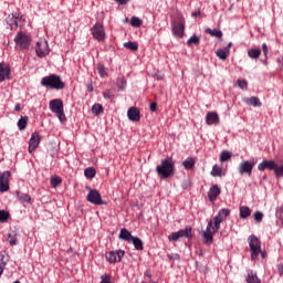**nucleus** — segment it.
Here are the masks:
<instances>
[{
  "mask_svg": "<svg viewBox=\"0 0 283 283\" xmlns=\"http://www.w3.org/2000/svg\"><path fill=\"white\" fill-rule=\"evenodd\" d=\"M230 213L231 210L223 208L219 210L218 214L208 222L206 231L202 232L206 244H212L213 234L220 231V224H222V222L229 218Z\"/></svg>",
  "mask_w": 283,
  "mask_h": 283,
  "instance_id": "obj_1",
  "label": "nucleus"
},
{
  "mask_svg": "<svg viewBox=\"0 0 283 283\" xmlns=\"http://www.w3.org/2000/svg\"><path fill=\"white\" fill-rule=\"evenodd\" d=\"M176 164L171 157H166L161 160V164L156 167L157 175L160 178H169L174 176Z\"/></svg>",
  "mask_w": 283,
  "mask_h": 283,
  "instance_id": "obj_2",
  "label": "nucleus"
},
{
  "mask_svg": "<svg viewBox=\"0 0 283 283\" xmlns=\"http://www.w3.org/2000/svg\"><path fill=\"white\" fill-rule=\"evenodd\" d=\"M41 85H43V87H50L51 90H63L65 87V83L61 81V76L54 74L43 77Z\"/></svg>",
  "mask_w": 283,
  "mask_h": 283,
  "instance_id": "obj_3",
  "label": "nucleus"
},
{
  "mask_svg": "<svg viewBox=\"0 0 283 283\" xmlns=\"http://www.w3.org/2000/svg\"><path fill=\"white\" fill-rule=\"evenodd\" d=\"M31 42H32V40L30 39V36H28V34H25L23 32H19L14 36V43H15L17 48H19V50H30Z\"/></svg>",
  "mask_w": 283,
  "mask_h": 283,
  "instance_id": "obj_4",
  "label": "nucleus"
},
{
  "mask_svg": "<svg viewBox=\"0 0 283 283\" xmlns=\"http://www.w3.org/2000/svg\"><path fill=\"white\" fill-rule=\"evenodd\" d=\"M249 247L251 251V259L255 260L258 255L261 253V242L260 239L255 235H250L249 237Z\"/></svg>",
  "mask_w": 283,
  "mask_h": 283,
  "instance_id": "obj_5",
  "label": "nucleus"
},
{
  "mask_svg": "<svg viewBox=\"0 0 283 283\" xmlns=\"http://www.w3.org/2000/svg\"><path fill=\"white\" fill-rule=\"evenodd\" d=\"M171 30L175 36L182 38L185 34V18L178 17L171 22Z\"/></svg>",
  "mask_w": 283,
  "mask_h": 283,
  "instance_id": "obj_6",
  "label": "nucleus"
},
{
  "mask_svg": "<svg viewBox=\"0 0 283 283\" xmlns=\"http://www.w3.org/2000/svg\"><path fill=\"white\" fill-rule=\"evenodd\" d=\"M191 227H186L185 229H181L177 232H172L169 237L168 240H170L171 242H178V240L180 238H188L191 239L193 238V234H191Z\"/></svg>",
  "mask_w": 283,
  "mask_h": 283,
  "instance_id": "obj_7",
  "label": "nucleus"
},
{
  "mask_svg": "<svg viewBox=\"0 0 283 283\" xmlns=\"http://www.w3.org/2000/svg\"><path fill=\"white\" fill-rule=\"evenodd\" d=\"M87 202H91V205H106L105 201H103V198L101 197V192L96 189H90L87 196H86Z\"/></svg>",
  "mask_w": 283,
  "mask_h": 283,
  "instance_id": "obj_8",
  "label": "nucleus"
},
{
  "mask_svg": "<svg viewBox=\"0 0 283 283\" xmlns=\"http://www.w3.org/2000/svg\"><path fill=\"white\" fill-rule=\"evenodd\" d=\"M35 53L39 59H43L50 54V46L48 45V41L40 40L35 45Z\"/></svg>",
  "mask_w": 283,
  "mask_h": 283,
  "instance_id": "obj_9",
  "label": "nucleus"
},
{
  "mask_svg": "<svg viewBox=\"0 0 283 283\" xmlns=\"http://www.w3.org/2000/svg\"><path fill=\"white\" fill-rule=\"evenodd\" d=\"M254 167H255V163L245 160L240 163L238 167V171L240 176H251V174H253Z\"/></svg>",
  "mask_w": 283,
  "mask_h": 283,
  "instance_id": "obj_10",
  "label": "nucleus"
},
{
  "mask_svg": "<svg viewBox=\"0 0 283 283\" xmlns=\"http://www.w3.org/2000/svg\"><path fill=\"white\" fill-rule=\"evenodd\" d=\"M91 32L96 41L105 40V28H103V24L101 22L95 23L94 27L91 29Z\"/></svg>",
  "mask_w": 283,
  "mask_h": 283,
  "instance_id": "obj_11",
  "label": "nucleus"
},
{
  "mask_svg": "<svg viewBox=\"0 0 283 283\" xmlns=\"http://www.w3.org/2000/svg\"><path fill=\"white\" fill-rule=\"evenodd\" d=\"M10 171H4L0 174V191L4 193L10 190Z\"/></svg>",
  "mask_w": 283,
  "mask_h": 283,
  "instance_id": "obj_12",
  "label": "nucleus"
},
{
  "mask_svg": "<svg viewBox=\"0 0 283 283\" xmlns=\"http://www.w3.org/2000/svg\"><path fill=\"white\" fill-rule=\"evenodd\" d=\"M124 256L125 251L123 250L111 251L106 254V260H108V262H111L112 264H115V262H120Z\"/></svg>",
  "mask_w": 283,
  "mask_h": 283,
  "instance_id": "obj_13",
  "label": "nucleus"
},
{
  "mask_svg": "<svg viewBox=\"0 0 283 283\" xmlns=\"http://www.w3.org/2000/svg\"><path fill=\"white\" fill-rule=\"evenodd\" d=\"M41 144V137L39 136V133H33L31 135V138L29 140V154H32L36 147Z\"/></svg>",
  "mask_w": 283,
  "mask_h": 283,
  "instance_id": "obj_14",
  "label": "nucleus"
},
{
  "mask_svg": "<svg viewBox=\"0 0 283 283\" xmlns=\"http://www.w3.org/2000/svg\"><path fill=\"white\" fill-rule=\"evenodd\" d=\"M49 107L51 112H53V114H59V112H63V99L61 98L52 99L49 103Z\"/></svg>",
  "mask_w": 283,
  "mask_h": 283,
  "instance_id": "obj_15",
  "label": "nucleus"
},
{
  "mask_svg": "<svg viewBox=\"0 0 283 283\" xmlns=\"http://www.w3.org/2000/svg\"><path fill=\"white\" fill-rule=\"evenodd\" d=\"M127 117L133 122V123H138L140 120V109L136 106H132L127 111Z\"/></svg>",
  "mask_w": 283,
  "mask_h": 283,
  "instance_id": "obj_16",
  "label": "nucleus"
},
{
  "mask_svg": "<svg viewBox=\"0 0 283 283\" xmlns=\"http://www.w3.org/2000/svg\"><path fill=\"white\" fill-rule=\"evenodd\" d=\"M220 193H221L220 186L212 185L208 191V200L210 202H216V200H218V196H220Z\"/></svg>",
  "mask_w": 283,
  "mask_h": 283,
  "instance_id": "obj_17",
  "label": "nucleus"
},
{
  "mask_svg": "<svg viewBox=\"0 0 283 283\" xmlns=\"http://www.w3.org/2000/svg\"><path fill=\"white\" fill-rule=\"evenodd\" d=\"M207 125H220V116L216 112H209L206 115Z\"/></svg>",
  "mask_w": 283,
  "mask_h": 283,
  "instance_id": "obj_18",
  "label": "nucleus"
},
{
  "mask_svg": "<svg viewBox=\"0 0 283 283\" xmlns=\"http://www.w3.org/2000/svg\"><path fill=\"white\" fill-rule=\"evenodd\" d=\"M10 78V67L3 63H0V83Z\"/></svg>",
  "mask_w": 283,
  "mask_h": 283,
  "instance_id": "obj_19",
  "label": "nucleus"
},
{
  "mask_svg": "<svg viewBox=\"0 0 283 283\" xmlns=\"http://www.w3.org/2000/svg\"><path fill=\"white\" fill-rule=\"evenodd\" d=\"M259 171H264V169H270L271 171L275 169V161L274 160H263L258 166Z\"/></svg>",
  "mask_w": 283,
  "mask_h": 283,
  "instance_id": "obj_20",
  "label": "nucleus"
},
{
  "mask_svg": "<svg viewBox=\"0 0 283 283\" xmlns=\"http://www.w3.org/2000/svg\"><path fill=\"white\" fill-rule=\"evenodd\" d=\"M244 103H247V105H251L252 107H262V102L260 101V97H258V96H252L250 98H245Z\"/></svg>",
  "mask_w": 283,
  "mask_h": 283,
  "instance_id": "obj_21",
  "label": "nucleus"
},
{
  "mask_svg": "<svg viewBox=\"0 0 283 283\" xmlns=\"http://www.w3.org/2000/svg\"><path fill=\"white\" fill-rule=\"evenodd\" d=\"M119 240H124L125 242H132V239L134 235H132V232L127 229H122L118 235Z\"/></svg>",
  "mask_w": 283,
  "mask_h": 283,
  "instance_id": "obj_22",
  "label": "nucleus"
},
{
  "mask_svg": "<svg viewBox=\"0 0 283 283\" xmlns=\"http://www.w3.org/2000/svg\"><path fill=\"white\" fill-rule=\"evenodd\" d=\"M9 256L6 252L0 253V275H3V271L6 270V265L8 264Z\"/></svg>",
  "mask_w": 283,
  "mask_h": 283,
  "instance_id": "obj_23",
  "label": "nucleus"
},
{
  "mask_svg": "<svg viewBox=\"0 0 283 283\" xmlns=\"http://www.w3.org/2000/svg\"><path fill=\"white\" fill-rule=\"evenodd\" d=\"M7 241L11 247H17L19 244V239L17 238V232L12 231L8 234Z\"/></svg>",
  "mask_w": 283,
  "mask_h": 283,
  "instance_id": "obj_24",
  "label": "nucleus"
},
{
  "mask_svg": "<svg viewBox=\"0 0 283 283\" xmlns=\"http://www.w3.org/2000/svg\"><path fill=\"white\" fill-rule=\"evenodd\" d=\"M182 167H185V169L190 170L193 167H196V159H193L192 157H188L186 160L182 161Z\"/></svg>",
  "mask_w": 283,
  "mask_h": 283,
  "instance_id": "obj_25",
  "label": "nucleus"
},
{
  "mask_svg": "<svg viewBox=\"0 0 283 283\" xmlns=\"http://www.w3.org/2000/svg\"><path fill=\"white\" fill-rule=\"evenodd\" d=\"M251 216V208L247 206H241L240 207V218L243 220H247Z\"/></svg>",
  "mask_w": 283,
  "mask_h": 283,
  "instance_id": "obj_26",
  "label": "nucleus"
},
{
  "mask_svg": "<svg viewBox=\"0 0 283 283\" xmlns=\"http://www.w3.org/2000/svg\"><path fill=\"white\" fill-rule=\"evenodd\" d=\"M260 54H262V51L260 49H250L248 50V56L250 59H260Z\"/></svg>",
  "mask_w": 283,
  "mask_h": 283,
  "instance_id": "obj_27",
  "label": "nucleus"
},
{
  "mask_svg": "<svg viewBox=\"0 0 283 283\" xmlns=\"http://www.w3.org/2000/svg\"><path fill=\"white\" fill-rule=\"evenodd\" d=\"M95 70H96V72H97V74L101 75L102 78H105V76H107V67H105V65L98 63V64L96 65V69H95Z\"/></svg>",
  "mask_w": 283,
  "mask_h": 283,
  "instance_id": "obj_28",
  "label": "nucleus"
},
{
  "mask_svg": "<svg viewBox=\"0 0 283 283\" xmlns=\"http://www.w3.org/2000/svg\"><path fill=\"white\" fill-rule=\"evenodd\" d=\"M130 242H133L135 249L137 251H143V240H140V238L137 237H133V239L130 240Z\"/></svg>",
  "mask_w": 283,
  "mask_h": 283,
  "instance_id": "obj_29",
  "label": "nucleus"
},
{
  "mask_svg": "<svg viewBox=\"0 0 283 283\" xmlns=\"http://www.w3.org/2000/svg\"><path fill=\"white\" fill-rule=\"evenodd\" d=\"M85 178L92 179L96 177V169L94 167H88L84 170Z\"/></svg>",
  "mask_w": 283,
  "mask_h": 283,
  "instance_id": "obj_30",
  "label": "nucleus"
},
{
  "mask_svg": "<svg viewBox=\"0 0 283 283\" xmlns=\"http://www.w3.org/2000/svg\"><path fill=\"white\" fill-rule=\"evenodd\" d=\"M247 282L248 283H260V279L258 277V274L253 273V271L248 273L247 276Z\"/></svg>",
  "mask_w": 283,
  "mask_h": 283,
  "instance_id": "obj_31",
  "label": "nucleus"
},
{
  "mask_svg": "<svg viewBox=\"0 0 283 283\" xmlns=\"http://www.w3.org/2000/svg\"><path fill=\"white\" fill-rule=\"evenodd\" d=\"M206 34H210V36H216L217 39H222V32L218 29H206Z\"/></svg>",
  "mask_w": 283,
  "mask_h": 283,
  "instance_id": "obj_32",
  "label": "nucleus"
},
{
  "mask_svg": "<svg viewBox=\"0 0 283 283\" xmlns=\"http://www.w3.org/2000/svg\"><path fill=\"white\" fill-rule=\"evenodd\" d=\"M18 127L20 132H23V129L28 127V116H21V118L18 120Z\"/></svg>",
  "mask_w": 283,
  "mask_h": 283,
  "instance_id": "obj_33",
  "label": "nucleus"
},
{
  "mask_svg": "<svg viewBox=\"0 0 283 283\" xmlns=\"http://www.w3.org/2000/svg\"><path fill=\"white\" fill-rule=\"evenodd\" d=\"M210 175L213 176V178H218V177L222 176V167L214 165L212 167Z\"/></svg>",
  "mask_w": 283,
  "mask_h": 283,
  "instance_id": "obj_34",
  "label": "nucleus"
},
{
  "mask_svg": "<svg viewBox=\"0 0 283 283\" xmlns=\"http://www.w3.org/2000/svg\"><path fill=\"white\" fill-rule=\"evenodd\" d=\"M272 170H274L276 178H283V161H281L280 166L275 164V167Z\"/></svg>",
  "mask_w": 283,
  "mask_h": 283,
  "instance_id": "obj_35",
  "label": "nucleus"
},
{
  "mask_svg": "<svg viewBox=\"0 0 283 283\" xmlns=\"http://www.w3.org/2000/svg\"><path fill=\"white\" fill-rule=\"evenodd\" d=\"M124 48H126L127 50H132V52H136L138 51V43L129 41L124 43Z\"/></svg>",
  "mask_w": 283,
  "mask_h": 283,
  "instance_id": "obj_36",
  "label": "nucleus"
},
{
  "mask_svg": "<svg viewBox=\"0 0 283 283\" xmlns=\"http://www.w3.org/2000/svg\"><path fill=\"white\" fill-rule=\"evenodd\" d=\"M187 45L191 48V45H200V38L197 35H192L188 41Z\"/></svg>",
  "mask_w": 283,
  "mask_h": 283,
  "instance_id": "obj_37",
  "label": "nucleus"
},
{
  "mask_svg": "<svg viewBox=\"0 0 283 283\" xmlns=\"http://www.w3.org/2000/svg\"><path fill=\"white\" fill-rule=\"evenodd\" d=\"M116 85L118 90L123 91L127 87V80H125V77H119L117 78Z\"/></svg>",
  "mask_w": 283,
  "mask_h": 283,
  "instance_id": "obj_38",
  "label": "nucleus"
},
{
  "mask_svg": "<svg viewBox=\"0 0 283 283\" xmlns=\"http://www.w3.org/2000/svg\"><path fill=\"white\" fill-rule=\"evenodd\" d=\"M130 25H133V28H140L143 25V20H140V18L133 17L130 19Z\"/></svg>",
  "mask_w": 283,
  "mask_h": 283,
  "instance_id": "obj_39",
  "label": "nucleus"
},
{
  "mask_svg": "<svg viewBox=\"0 0 283 283\" xmlns=\"http://www.w3.org/2000/svg\"><path fill=\"white\" fill-rule=\"evenodd\" d=\"M227 160H231V153H229V150H223L220 154V161L221 163H227Z\"/></svg>",
  "mask_w": 283,
  "mask_h": 283,
  "instance_id": "obj_40",
  "label": "nucleus"
},
{
  "mask_svg": "<svg viewBox=\"0 0 283 283\" xmlns=\"http://www.w3.org/2000/svg\"><path fill=\"white\" fill-rule=\"evenodd\" d=\"M61 182H63V179H61V177H51V187H53V189H56L57 185H61Z\"/></svg>",
  "mask_w": 283,
  "mask_h": 283,
  "instance_id": "obj_41",
  "label": "nucleus"
},
{
  "mask_svg": "<svg viewBox=\"0 0 283 283\" xmlns=\"http://www.w3.org/2000/svg\"><path fill=\"white\" fill-rule=\"evenodd\" d=\"M10 218V212L6 210H0V222L4 223L8 222V219Z\"/></svg>",
  "mask_w": 283,
  "mask_h": 283,
  "instance_id": "obj_42",
  "label": "nucleus"
},
{
  "mask_svg": "<svg viewBox=\"0 0 283 283\" xmlns=\"http://www.w3.org/2000/svg\"><path fill=\"white\" fill-rule=\"evenodd\" d=\"M92 112H93V114H95V116H98V115L102 114V112H103V105H101V104H94V105L92 106Z\"/></svg>",
  "mask_w": 283,
  "mask_h": 283,
  "instance_id": "obj_43",
  "label": "nucleus"
},
{
  "mask_svg": "<svg viewBox=\"0 0 283 283\" xmlns=\"http://www.w3.org/2000/svg\"><path fill=\"white\" fill-rule=\"evenodd\" d=\"M217 56L221 59V61H227L229 55L222 49H218Z\"/></svg>",
  "mask_w": 283,
  "mask_h": 283,
  "instance_id": "obj_44",
  "label": "nucleus"
},
{
  "mask_svg": "<svg viewBox=\"0 0 283 283\" xmlns=\"http://www.w3.org/2000/svg\"><path fill=\"white\" fill-rule=\"evenodd\" d=\"M237 83H238V86L241 90H247V87H249V84L247 83V80H238Z\"/></svg>",
  "mask_w": 283,
  "mask_h": 283,
  "instance_id": "obj_45",
  "label": "nucleus"
},
{
  "mask_svg": "<svg viewBox=\"0 0 283 283\" xmlns=\"http://www.w3.org/2000/svg\"><path fill=\"white\" fill-rule=\"evenodd\" d=\"M253 218L256 222H262V218H264V214L261 211H256L254 212Z\"/></svg>",
  "mask_w": 283,
  "mask_h": 283,
  "instance_id": "obj_46",
  "label": "nucleus"
},
{
  "mask_svg": "<svg viewBox=\"0 0 283 283\" xmlns=\"http://www.w3.org/2000/svg\"><path fill=\"white\" fill-rule=\"evenodd\" d=\"M12 17H13V23L15 24V25H19V22L18 21H21V19H23V15L21 14V13H13L12 14Z\"/></svg>",
  "mask_w": 283,
  "mask_h": 283,
  "instance_id": "obj_47",
  "label": "nucleus"
},
{
  "mask_svg": "<svg viewBox=\"0 0 283 283\" xmlns=\"http://www.w3.org/2000/svg\"><path fill=\"white\" fill-rule=\"evenodd\" d=\"M104 98H114V92L112 90H106L103 92Z\"/></svg>",
  "mask_w": 283,
  "mask_h": 283,
  "instance_id": "obj_48",
  "label": "nucleus"
},
{
  "mask_svg": "<svg viewBox=\"0 0 283 283\" xmlns=\"http://www.w3.org/2000/svg\"><path fill=\"white\" fill-rule=\"evenodd\" d=\"M101 279L102 281L99 283H112V276L107 274H103Z\"/></svg>",
  "mask_w": 283,
  "mask_h": 283,
  "instance_id": "obj_49",
  "label": "nucleus"
},
{
  "mask_svg": "<svg viewBox=\"0 0 283 283\" xmlns=\"http://www.w3.org/2000/svg\"><path fill=\"white\" fill-rule=\"evenodd\" d=\"M20 200H21V202H30L31 198L29 195L22 193V195H20Z\"/></svg>",
  "mask_w": 283,
  "mask_h": 283,
  "instance_id": "obj_50",
  "label": "nucleus"
},
{
  "mask_svg": "<svg viewBox=\"0 0 283 283\" xmlns=\"http://www.w3.org/2000/svg\"><path fill=\"white\" fill-rule=\"evenodd\" d=\"M57 114L59 120H61V123H63V120H65V113L63 111L55 113Z\"/></svg>",
  "mask_w": 283,
  "mask_h": 283,
  "instance_id": "obj_51",
  "label": "nucleus"
},
{
  "mask_svg": "<svg viewBox=\"0 0 283 283\" xmlns=\"http://www.w3.org/2000/svg\"><path fill=\"white\" fill-rule=\"evenodd\" d=\"M232 45L233 43L230 42L224 49H222L228 56H229V52H231Z\"/></svg>",
  "mask_w": 283,
  "mask_h": 283,
  "instance_id": "obj_52",
  "label": "nucleus"
},
{
  "mask_svg": "<svg viewBox=\"0 0 283 283\" xmlns=\"http://www.w3.org/2000/svg\"><path fill=\"white\" fill-rule=\"evenodd\" d=\"M262 51H263L264 56H268V54H269V46L266 45V43L262 44Z\"/></svg>",
  "mask_w": 283,
  "mask_h": 283,
  "instance_id": "obj_53",
  "label": "nucleus"
},
{
  "mask_svg": "<svg viewBox=\"0 0 283 283\" xmlns=\"http://www.w3.org/2000/svg\"><path fill=\"white\" fill-rule=\"evenodd\" d=\"M157 107H158V104L153 102V103H150L149 109H150V112H156Z\"/></svg>",
  "mask_w": 283,
  "mask_h": 283,
  "instance_id": "obj_54",
  "label": "nucleus"
},
{
  "mask_svg": "<svg viewBox=\"0 0 283 283\" xmlns=\"http://www.w3.org/2000/svg\"><path fill=\"white\" fill-rule=\"evenodd\" d=\"M144 275L145 277H148V280H151V270H146Z\"/></svg>",
  "mask_w": 283,
  "mask_h": 283,
  "instance_id": "obj_55",
  "label": "nucleus"
},
{
  "mask_svg": "<svg viewBox=\"0 0 283 283\" xmlns=\"http://www.w3.org/2000/svg\"><path fill=\"white\" fill-rule=\"evenodd\" d=\"M119 6H125L127 3V0H115Z\"/></svg>",
  "mask_w": 283,
  "mask_h": 283,
  "instance_id": "obj_56",
  "label": "nucleus"
},
{
  "mask_svg": "<svg viewBox=\"0 0 283 283\" xmlns=\"http://www.w3.org/2000/svg\"><path fill=\"white\" fill-rule=\"evenodd\" d=\"M14 112H21V105L20 104H17L14 106Z\"/></svg>",
  "mask_w": 283,
  "mask_h": 283,
  "instance_id": "obj_57",
  "label": "nucleus"
},
{
  "mask_svg": "<svg viewBox=\"0 0 283 283\" xmlns=\"http://www.w3.org/2000/svg\"><path fill=\"white\" fill-rule=\"evenodd\" d=\"M279 273L280 275H283V264L279 265Z\"/></svg>",
  "mask_w": 283,
  "mask_h": 283,
  "instance_id": "obj_58",
  "label": "nucleus"
},
{
  "mask_svg": "<svg viewBox=\"0 0 283 283\" xmlns=\"http://www.w3.org/2000/svg\"><path fill=\"white\" fill-rule=\"evenodd\" d=\"M191 17H200V11L192 12Z\"/></svg>",
  "mask_w": 283,
  "mask_h": 283,
  "instance_id": "obj_59",
  "label": "nucleus"
},
{
  "mask_svg": "<svg viewBox=\"0 0 283 283\" xmlns=\"http://www.w3.org/2000/svg\"><path fill=\"white\" fill-rule=\"evenodd\" d=\"M87 91H88V92H94V86L88 85V86H87Z\"/></svg>",
  "mask_w": 283,
  "mask_h": 283,
  "instance_id": "obj_60",
  "label": "nucleus"
},
{
  "mask_svg": "<svg viewBox=\"0 0 283 283\" xmlns=\"http://www.w3.org/2000/svg\"><path fill=\"white\" fill-rule=\"evenodd\" d=\"M260 253H261L262 258H264V252H260Z\"/></svg>",
  "mask_w": 283,
  "mask_h": 283,
  "instance_id": "obj_61",
  "label": "nucleus"
}]
</instances>
